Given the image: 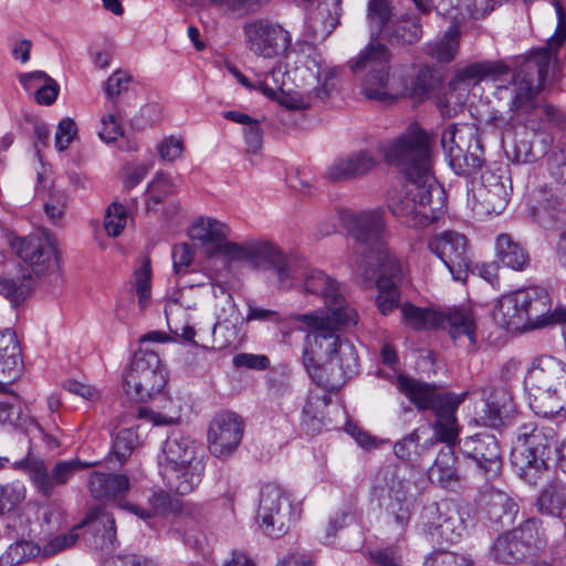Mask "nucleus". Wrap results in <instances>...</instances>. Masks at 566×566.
I'll use <instances>...</instances> for the list:
<instances>
[{
    "label": "nucleus",
    "instance_id": "f257e3e1",
    "mask_svg": "<svg viewBox=\"0 0 566 566\" xmlns=\"http://www.w3.org/2000/svg\"><path fill=\"white\" fill-rule=\"evenodd\" d=\"M287 282L281 287L302 286L305 292L321 296L326 310L297 314L308 331L303 350V364L313 380L326 391L339 389L358 371V357L354 345L339 337L337 332L356 325L357 311L345 303L336 281L322 270L312 268L305 259L290 256Z\"/></svg>",
    "mask_w": 566,
    "mask_h": 566
},
{
    "label": "nucleus",
    "instance_id": "f03ea898",
    "mask_svg": "<svg viewBox=\"0 0 566 566\" xmlns=\"http://www.w3.org/2000/svg\"><path fill=\"white\" fill-rule=\"evenodd\" d=\"M557 27L547 44L531 52L523 59L507 84L496 85L494 97L507 106L513 117L531 130L546 126L566 128V116L557 107L541 105L538 95L543 90L548 66L566 39V12L555 2Z\"/></svg>",
    "mask_w": 566,
    "mask_h": 566
},
{
    "label": "nucleus",
    "instance_id": "7ed1b4c3",
    "mask_svg": "<svg viewBox=\"0 0 566 566\" xmlns=\"http://www.w3.org/2000/svg\"><path fill=\"white\" fill-rule=\"evenodd\" d=\"M382 209L350 213L346 220L353 240L350 266L361 276L365 286H377L376 305L382 315L399 306V285L403 271L399 260L386 244L387 229Z\"/></svg>",
    "mask_w": 566,
    "mask_h": 566
},
{
    "label": "nucleus",
    "instance_id": "20e7f679",
    "mask_svg": "<svg viewBox=\"0 0 566 566\" xmlns=\"http://www.w3.org/2000/svg\"><path fill=\"white\" fill-rule=\"evenodd\" d=\"M367 21L370 42L352 63L354 73L366 71L363 80V94L369 99L392 102L403 93L400 83L390 76V51L378 39L396 21L394 7L389 0H370L367 6Z\"/></svg>",
    "mask_w": 566,
    "mask_h": 566
},
{
    "label": "nucleus",
    "instance_id": "39448f33",
    "mask_svg": "<svg viewBox=\"0 0 566 566\" xmlns=\"http://www.w3.org/2000/svg\"><path fill=\"white\" fill-rule=\"evenodd\" d=\"M411 478L412 470L407 464H389L379 470L371 490L385 512L387 526L398 536L405 534L416 503Z\"/></svg>",
    "mask_w": 566,
    "mask_h": 566
},
{
    "label": "nucleus",
    "instance_id": "423d86ee",
    "mask_svg": "<svg viewBox=\"0 0 566 566\" xmlns=\"http://www.w3.org/2000/svg\"><path fill=\"white\" fill-rule=\"evenodd\" d=\"M432 147L431 136L417 123L410 124L397 137L377 144L384 160L395 166L405 178L429 181L436 179L432 174Z\"/></svg>",
    "mask_w": 566,
    "mask_h": 566
},
{
    "label": "nucleus",
    "instance_id": "0eeeda50",
    "mask_svg": "<svg viewBox=\"0 0 566 566\" xmlns=\"http://www.w3.org/2000/svg\"><path fill=\"white\" fill-rule=\"evenodd\" d=\"M163 453L161 475L168 490L179 495L193 492L201 483L206 469L201 448L174 432L167 437Z\"/></svg>",
    "mask_w": 566,
    "mask_h": 566
},
{
    "label": "nucleus",
    "instance_id": "6e6552de",
    "mask_svg": "<svg viewBox=\"0 0 566 566\" xmlns=\"http://www.w3.org/2000/svg\"><path fill=\"white\" fill-rule=\"evenodd\" d=\"M389 209L408 227H427L443 213L444 191L436 179L406 178L402 195L389 203Z\"/></svg>",
    "mask_w": 566,
    "mask_h": 566
},
{
    "label": "nucleus",
    "instance_id": "1a4fd4ad",
    "mask_svg": "<svg viewBox=\"0 0 566 566\" xmlns=\"http://www.w3.org/2000/svg\"><path fill=\"white\" fill-rule=\"evenodd\" d=\"M527 386L536 389L530 402L536 415L544 418L553 417L562 411L566 413V364L553 356L543 355L536 358L528 369Z\"/></svg>",
    "mask_w": 566,
    "mask_h": 566
},
{
    "label": "nucleus",
    "instance_id": "9d476101",
    "mask_svg": "<svg viewBox=\"0 0 566 566\" xmlns=\"http://www.w3.org/2000/svg\"><path fill=\"white\" fill-rule=\"evenodd\" d=\"M167 374L159 356L147 349L136 352L123 373L126 395L136 401H148L163 391Z\"/></svg>",
    "mask_w": 566,
    "mask_h": 566
},
{
    "label": "nucleus",
    "instance_id": "9b49d317",
    "mask_svg": "<svg viewBox=\"0 0 566 566\" xmlns=\"http://www.w3.org/2000/svg\"><path fill=\"white\" fill-rule=\"evenodd\" d=\"M301 505L279 485L266 484L261 489L256 520L263 533L279 538L298 521Z\"/></svg>",
    "mask_w": 566,
    "mask_h": 566
},
{
    "label": "nucleus",
    "instance_id": "f8f14e48",
    "mask_svg": "<svg viewBox=\"0 0 566 566\" xmlns=\"http://www.w3.org/2000/svg\"><path fill=\"white\" fill-rule=\"evenodd\" d=\"M398 389L420 410H432L437 416L436 424H455L457 410L468 392H439L434 385L422 382L406 376L397 378Z\"/></svg>",
    "mask_w": 566,
    "mask_h": 566
},
{
    "label": "nucleus",
    "instance_id": "ddd939ff",
    "mask_svg": "<svg viewBox=\"0 0 566 566\" xmlns=\"http://www.w3.org/2000/svg\"><path fill=\"white\" fill-rule=\"evenodd\" d=\"M442 148L457 175H471L482 167L483 149L474 126L451 124L441 136Z\"/></svg>",
    "mask_w": 566,
    "mask_h": 566
},
{
    "label": "nucleus",
    "instance_id": "4468645a",
    "mask_svg": "<svg viewBox=\"0 0 566 566\" xmlns=\"http://www.w3.org/2000/svg\"><path fill=\"white\" fill-rule=\"evenodd\" d=\"M420 532L437 543H457L467 532V523L450 500L423 505L418 521Z\"/></svg>",
    "mask_w": 566,
    "mask_h": 566
},
{
    "label": "nucleus",
    "instance_id": "2eb2a0df",
    "mask_svg": "<svg viewBox=\"0 0 566 566\" xmlns=\"http://www.w3.org/2000/svg\"><path fill=\"white\" fill-rule=\"evenodd\" d=\"M96 462H86L78 459L67 461H59L50 471L41 459L27 457L19 461L15 467L23 469L32 480L38 492L49 499L52 496L54 489L67 483L75 472L92 468Z\"/></svg>",
    "mask_w": 566,
    "mask_h": 566
},
{
    "label": "nucleus",
    "instance_id": "dca6fc26",
    "mask_svg": "<svg viewBox=\"0 0 566 566\" xmlns=\"http://www.w3.org/2000/svg\"><path fill=\"white\" fill-rule=\"evenodd\" d=\"M242 31L245 48L264 59L285 54L292 41L289 31L283 27L263 19L247 22Z\"/></svg>",
    "mask_w": 566,
    "mask_h": 566
},
{
    "label": "nucleus",
    "instance_id": "f3484780",
    "mask_svg": "<svg viewBox=\"0 0 566 566\" xmlns=\"http://www.w3.org/2000/svg\"><path fill=\"white\" fill-rule=\"evenodd\" d=\"M459 427H432V433L424 440L423 449L433 447L437 442L446 443L433 464L428 470L429 480L444 489H454L460 482L457 470V457L452 450L459 437Z\"/></svg>",
    "mask_w": 566,
    "mask_h": 566
},
{
    "label": "nucleus",
    "instance_id": "a211bd4d",
    "mask_svg": "<svg viewBox=\"0 0 566 566\" xmlns=\"http://www.w3.org/2000/svg\"><path fill=\"white\" fill-rule=\"evenodd\" d=\"M11 250L36 274L53 268L59 262L55 238L49 232L31 233L27 237L9 238Z\"/></svg>",
    "mask_w": 566,
    "mask_h": 566
},
{
    "label": "nucleus",
    "instance_id": "6ab92c4d",
    "mask_svg": "<svg viewBox=\"0 0 566 566\" xmlns=\"http://www.w3.org/2000/svg\"><path fill=\"white\" fill-rule=\"evenodd\" d=\"M229 261L245 262L254 269L269 265L274 269L279 282H287L290 256L268 240H249L232 245Z\"/></svg>",
    "mask_w": 566,
    "mask_h": 566
},
{
    "label": "nucleus",
    "instance_id": "aec40b11",
    "mask_svg": "<svg viewBox=\"0 0 566 566\" xmlns=\"http://www.w3.org/2000/svg\"><path fill=\"white\" fill-rule=\"evenodd\" d=\"M302 73L310 72L316 86L313 93L306 95L298 92H285L283 90L275 98L282 106L292 111H303L313 106L316 101H324L334 88L333 80L336 76V71L326 66L323 62L317 61L315 57L307 59L304 67L300 69Z\"/></svg>",
    "mask_w": 566,
    "mask_h": 566
},
{
    "label": "nucleus",
    "instance_id": "412c9836",
    "mask_svg": "<svg viewBox=\"0 0 566 566\" xmlns=\"http://www.w3.org/2000/svg\"><path fill=\"white\" fill-rule=\"evenodd\" d=\"M428 248L443 262L454 281H465L471 261L468 255V241L463 234L442 231L429 240Z\"/></svg>",
    "mask_w": 566,
    "mask_h": 566
},
{
    "label": "nucleus",
    "instance_id": "4be33fe9",
    "mask_svg": "<svg viewBox=\"0 0 566 566\" xmlns=\"http://www.w3.org/2000/svg\"><path fill=\"white\" fill-rule=\"evenodd\" d=\"M510 179L496 171L485 170L481 175V185L473 189L469 199L472 211L478 217L500 214L510 197Z\"/></svg>",
    "mask_w": 566,
    "mask_h": 566
},
{
    "label": "nucleus",
    "instance_id": "5701e85b",
    "mask_svg": "<svg viewBox=\"0 0 566 566\" xmlns=\"http://www.w3.org/2000/svg\"><path fill=\"white\" fill-rule=\"evenodd\" d=\"M189 238L198 242L202 253L211 259L223 255L229 259L233 241H229L230 229L227 224L212 219L200 217L195 220L189 229Z\"/></svg>",
    "mask_w": 566,
    "mask_h": 566
},
{
    "label": "nucleus",
    "instance_id": "b1692460",
    "mask_svg": "<svg viewBox=\"0 0 566 566\" xmlns=\"http://www.w3.org/2000/svg\"><path fill=\"white\" fill-rule=\"evenodd\" d=\"M542 434V431L534 427L531 433H524L518 438L511 452L512 464L530 482L546 468L544 460L546 446L539 443Z\"/></svg>",
    "mask_w": 566,
    "mask_h": 566
},
{
    "label": "nucleus",
    "instance_id": "393cba45",
    "mask_svg": "<svg viewBox=\"0 0 566 566\" xmlns=\"http://www.w3.org/2000/svg\"><path fill=\"white\" fill-rule=\"evenodd\" d=\"M517 294L521 306L527 314L528 327L538 328L555 322H566V310L552 312V300L545 289L531 286L517 291Z\"/></svg>",
    "mask_w": 566,
    "mask_h": 566
},
{
    "label": "nucleus",
    "instance_id": "a878e982",
    "mask_svg": "<svg viewBox=\"0 0 566 566\" xmlns=\"http://www.w3.org/2000/svg\"><path fill=\"white\" fill-rule=\"evenodd\" d=\"M78 530L85 528V542L94 549L113 551L116 547V526L112 513L103 507L90 511L86 517L78 523Z\"/></svg>",
    "mask_w": 566,
    "mask_h": 566
},
{
    "label": "nucleus",
    "instance_id": "bb28decb",
    "mask_svg": "<svg viewBox=\"0 0 566 566\" xmlns=\"http://www.w3.org/2000/svg\"><path fill=\"white\" fill-rule=\"evenodd\" d=\"M378 160L368 149H358L336 157L326 168V178L333 182L348 181L369 174Z\"/></svg>",
    "mask_w": 566,
    "mask_h": 566
},
{
    "label": "nucleus",
    "instance_id": "cd10ccee",
    "mask_svg": "<svg viewBox=\"0 0 566 566\" xmlns=\"http://www.w3.org/2000/svg\"><path fill=\"white\" fill-rule=\"evenodd\" d=\"M484 401V419L490 424H505L517 419V412L509 390L503 386L488 384L475 389Z\"/></svg>",
    "mask_w": 566,
    "mask_h": 566
},
{
    "label": "nucleus",
    "instance_id": "c85d7f7f",
    "mask_svg": "<svg viewBox=\"0 0 566 566\" xmlns=\"http://www.w3.org/2000/svg\"><path fill=\"white\" fill-rule=\"evenodd\" d=\"M462 453L473 459L486 474L500 470V446L492 434L479 433L459 440Z\"/></svg>",
    "mask_w": 566,
    "mask_h": 566
},
{
    "label": "nucleus",
    "instance_id": "c756f323",
    "mask_svg": "<svg viewBox=\"0 0 566 566\" xmlns=\"http://www.w3.org/2000/svg\"><path fill=\"white\" fill-rule=\"evenodd\" d=\"M532 538L530 525L515 528L495 539L491 554L496 562L515 564L522 560L531 549Z\"/></svg>",
    "mask_w": 566,
    "mask_h": 566
},
{
    "label": "nucleus",
    "instance_id": "7c9ffc66",
    "mask_svg": "<svg viewBox=\"0 0 566 566\" xmlns=\"http://www.w3.org/2000/svg\"><path fill=\"white\" fill-rule=\"evenodd\" d=\"M438 328L448 329L450 337L457 342L467 337L471 345L475 344L476 318L468 306H454L439 312Z\"/></svg>",
    "mask_w": 566,
    "mask_h": 566
},
{
    "label": "nucleus",
    "instance_id": "2f4dec72",
    "mask_svg": "<svg viewBox=\"0 0 566 566\" xmlns=\"http://www.w3.org/2000/svg\"><path fill=\"white\" fill-rule=\"evenodd\" d=\"M22 370V356L15 333L7 328L0 333V391L19 378Z\"/></svg>",
    "mask_w": 566,
    "mask_h": 566
},
{
    "label": "nucleus",
    "instance_id": "473e14b6",
    "mask_svg": "<svg viewBox=\"0 0 566 566\" xmlns=\"http://www.w3.org/2000/svg\"><path fill=\"white\" fill-rule=\"evenodd\" d=\"M479 505L495 523L512 524L517 514V505L505 492L486 485L479 496Z\"/></svg>",
    "mask_w": 566,
    "mask_h": 566
},
{
    "label": "nucleus",
    "instance_id": "72a5a7b5",
    "mask_svg": "<svg viewBox=\"0 0 566 566\" xmlns=\"http://www.w3.org/2000/svg\"><path fill=\"white\" fill-rule=\"evenodd\" d=\"M507 74L509 67L503 62L483 61L459 70L451 82L465 88V92L470 94L471 88L481 81L485 78L500 81Z\"/></svg>",
    "mask_w": 566,
    "mask_h": 566
},
{
    "label": "nucleus",
    "instance_id": "f704fd0d",
    "mask_svg": "<svg viewBox=\"0 0 566 566\" xmlns=\"http://www.w3.org/2000/svg\"><path fill=\"white\" fill-rule=\"evenodd\" d=\"M129 478L120 473L93 472L88 480V490L96 500L115 501L129 490Z\"/></svg>",
    "mask_w": 566,
    "mask_h": 566
},
{
    "label": "nucleus",
    "instance_id": "c9c22d12",
    "mask_svg": "<svg viewBox=\"0 0 566 566\" xmlns=\"http://www.w3.org/2000/svg\"><path fill=\"white\" fill-rule=\"evenodd\" d=\"M518 300L516 291L502 296L497 301L493 311V317L496 324L512 332L522 331L528 327L527 314H525V310L521 306Z\"/></svg>",
    "mask_w": 566,
    "mask_h": 566
},
{
    "label": "nucleus",
    "instance_id": "e433bc0d",
    "mask_svg": "<svg viewBox=\"0 0 566 566\" xmlns=\"http://www.w3.org/2000/svg\"><path fill=\"white\" fill-rule=\"evenodd\" d=\"M565 212V201L552 190H538L536 205L530 208L532 218L543 228H552L562 219Z\"/></svg>",
    "mask_w": 566,
    "mask_h": 566
},
{
    "label": "nucleus",
    "instance_id": "4c0bfd02",
    "mask_svg": "<svg viewBox=\"0 0 566 566\" xmlns=\"http://www.w3.org/2000/svg\"><path fill=\"white\" fill-rule=\"evenodd\" d=\"M242 436L241 427H209L208 447L211 454L219 459L230 457L237 450Z\"/></svg>",
    "mask_w": 566,
    "mask_h": 566
},
{
    "label": "nucleus",
    "instance_id": "58836bf2",
    "mask_svg": "<svg viewBox=\"0 0 566 566\" xmlns=\"http://www.w3.org/2000/svg\"><path fill=\"white\" fill-rule=\"evenodd\" d=\"M497 261L504 266L514 271L525 270L531 262L526 250L510 234H499L495 241Z\"/></svg>",
    "mask_w": 566,
    "mask_h": 566
},
{
    "label": "nucleus",
    "instance_id": "ea45409f",
    "mask_svg": "<svg viewBox=\"0 0 566 566\" xmlns=\"http://www.w3.org/2000/svg\"><path fill=\"white\" fill-rule=\"evenodd\" d=\"M421 35L422 28L418 21L401 17L388 28L380 39L387 41L392 46L402 48L418 42Z\"/></svg>",
    "mask_w": 566,
    "mask_h": 566
},
{
    "label": "nucleus",
    "instance_id": "a19ab883",
    "mask_svg": "<svg viewBox=\"0 0 566 566\" xmlns=\"http://www.w3.org/2000/svg\"><path fill=\"white\" fill-rule=\"evenodd\" d=\"M40 81V86L36 87L34 98L36 103L41 105H51L55 102L59 94V85L43 71H34L30 73H23L19 76V82L23 88L28 92L32 91V81Z\"/></svg>",
    "mask_w": 566,
    "mask_h": 566
},
{
    "label": "nucleus",
    "instance_id": "79ce46f5",
    "mask_svg": "<svg viewBox=\"0 0 566 566\" xmlns=\"http://www.w3.org/2000/svg\"><path fill=\"white\" fill-rule=\"evenodd\" d=\"M402 323L416 331L438 328L440 310L419 307L411 303L400 305Z\"/></svg>",
    "mask_w": 566,
    "mask_h": 566
},
{
    "label": "nucleus",
    "instance_id": "37998d69",
    "mask_svg": "<svg viewBox=\"0 0 566 566\" xmlns=\"http://www.w3.org/2000/svg\"><path fill=\"white\" fill-rule=\"evenodd\" d=\"M537 506L542 513L563 517L566 511V488L558 484L546 486L537 499Z\"/></svg>",
    "mask_w": 566,
    "mask_h": 566
},
{
    "label": "nucleus",
    "instance_id": "c03bdc74",
    "mask_svg": "<svg viewBox=\"0 0 566 566\" xmlns=\"http://www.w3.org/2000/svg\"><path fill=\"white\" fill-rule=\"evenodd\" d=\"M468 97L465 88L450 82L448 88L438 97L437 107L442 117L451 118L463 111Z\"/></svg>",
    "mask_w": 566,
    "mask_h": 566
},
{
    "label": "nucleus",
    "instance_id": "a18cd8bd",
    "mask_svg": "<svg viewBox=\"0 0 566 566\" xmlns=\"http://www.w3.org/2000/svg\"><path fill=\"white\" fill-rule=\"evenodd\" d=\"M176 186L169 174L158 171L146 189V209L155 210L156 206L175 192Z\"/></svg>",
    "mask_w": 566,
    "mask_h": 566
},
{
    "label": "nucleus",
    "instance_id": "49530a36",
    "mask_svg": "<svg viewBox=\"0 0 566 566\" xmlns=\"http://www.w3.org/2000/svg\"><path fill=\"white\" fill-rule=\"evenodd\" d=\"M365 555L374 566H403V548L398 543L368 548Z\"/></svg>",
    "mask_w": 566,
    "mask_h": 566
},
{
    "label": "nucleus",
    "instance_id": "de8ad7c7",
    "mask_svg": "<svg viewBox=\"0 0 566 566\" xmlns=\"http://www.w3.org/2000/svg\"><path fill=\"white\" fill-rule=\"evenodd\" d=\"M459 48V31L451 27L442 39L428 44V54L441 63L452 61Z\"/></svg>",
    "mask_w": 566,
    "mask_h": 566
},
{
    "label": "nucleus",
    "instance_id": "09e8293b",
    "mask_svg": "<svg viewBox=\"0 0 566 566\" xmlns=\"http://www.w3.org/2000/svg\"><path fill=\"white\" fill-rule=\"evenodd\" d=\"M32 291V277L23 273L14 277H3L0 280V294L11 303L18 304L23 301Z\"/></svg>",
    "mask_w": 566,
    "mask_h": 566
},
{
    "label": "nucleus",
    "instance_id": "8fccbe9b",
    "mask_svg": "<svg viewBox=\"0 0 566 566\" xmlns=\"http://www.w3.org/2000/svg\"><path fill=\"white\" fill-rule=\"evenodd\" d=\"M268 0H209L218 12L232 18H243L255 12Z\"/></svg>",
    "mask_w": 566,
    "mask_h": 566
},
{
    "label": "nucleus",
    "instance_id": "3c124183",
    "mask_svg": "<svg viewBox=\"0 0 566 566\" xmlns=\"http://www.w3.org/2000/svg\"><path fill=\"white\" fill-rule=\"evenodd\" d=\"M39 554V545L28 541L15 542L1 554L0 566H17Z\"/></svg>",
    "mask_w": 566,
    "mask_h": 566
},
{
    "label": "nucleus",
    "instance_id": "603ef678",
    "mask_svg": "<svg viewBox=\"0 0 566 566\" xmlns=\"http://www.w3.org/2000/svg\"><path fill=\"white\" fill-rule=\"evenodd\" d=\"M289 73L285 65L276 63L264 80H258L259 90L270 99L277 97L286 85Z\"/></svg>",
    "mask_w": 566,
    "mask_h": 566
},
{
    "label": "nucleus",
    "instance_id": "864d4df0",
    "mask_svg": "<svg viewBox=\"0 0 566 566\" xmlns=\"http://www.w3.org/2000/svg\"><path fill=\"white\" fill-rule=\"evenodd\" d=\"M432 433V427H423V429H416L410 436L398 441L394 451L395 454L400 459H409L412 452H418V448L421 450L424 440L429 438Z\"/></svg>",
    "mask_w": 566,
    "mask_h": 566
},
{
    "label": "nucleus",
    "instance_id": "5fc2aeb1",
    "mask_svg": "<svg viewBox=\"0 0 566 566\" xmlns=\"http://www.w3.org/2000/svg\"><path fill=\"white\" fill-rule=\"evenodd\" d=\"M331 397L326 392L311 391L303 408L304 421H325V409L329 405Z\"/></svg>",
    "mask_w": 566,
    "mask_h": 566
},
{
    "label": "nucleus",
    "instance_id": "6e6d98bb",
    "mask_svg": "<svg viewBox=\"0 0 566 566\" xmlns=\"http://www.w3.org/2000/svg\"><path fill=\"white\" fill-rule=\"evenodd\" d=\"M138 443V434L134 427H123L114 433L113 449L120 461H124Z\"/></svg>",
    "mask_w": 566,
    "mask_h": 566
},
{
    "label": "nucleus",
    "instance_id": "4d7b16f0",
    "mask_svg": "<svg viewBox=\"0 0 566 566\" xmlns=\"http://www.w3.org/2000/svg\"><path fill=\"white\" fill-rule=\"evenodd\" d=\"M78 526L72 527L67 533L51 537L40 547V554L43 557H50L72 547L78 539Z\"/></svg>",
    "mask_w": 566,
    "mask_h": 566
},
{
    "label": "nucleus",
    "instance_id": "13d9d810",
    "mask_svg": "<svg viewBox=\"0 0 566 566\" xmlns=\"http://www.w3.org/2000/svg\"><path fill=\"white\" fill-rule=\"evenodd\" d=\"M127 223L126 208L117 202H113L106 210L104 217V229L109 237H118Z\"/></svg>",
    "mask_w": 566,
    "mask_h": 566
},
{
    "label": "nucleus",
    "instance_id": "bf43d9fd",
    "mask_svg": "<svg viewBox=\"0 0 566 566\" xmlns=\"http://www.w3.org/2000/svg\"><path fill=\"white\" fill-rule=\"evenodd\" d=\"M116 106H111L108 113L101 119L102 127L98 132L99 137L106 142L112 143L117 140L118 137L124 135V130L120 124V113L117 112Z\"/></svg>",
    "mask_w": 566,
    "mask_h": 566
},
{
    "label": "nucleus",
    "instance_id": "052dcab7",
    "mask_svg": "<svg viewBox=\"0 0 566 566\" xmlns=\"http://www.w3.org/2000/svg\"><path fill=\"white\" fill-rule=\"evenodd\" d=\"M130 75L122 70L115 71L105 83V94L113 106H116V99L125 93L130 84Z\"/></svg>",
    "mask_w": 566,
    "mask_h": 566
},
{
    "label": "nucleus",
    "instance_id": "680f3d73",
    "mask_svg": "<svg viewBox=\"0 0 566 566\" xmlns=\"http://www.w3.org/2000/svg\"><path fill=\"white\" fill-rule=\"evenodd\" d=\"M150 275L151 270L149 262H144L143 265L134 273L132 289L136 292L142 307L145 306V303L150 297Z\"/></svg>",
    "mask_w": 566,
    "mask_h": 566
},
{
    "label": "nucleus",
    "instance_id": "e2e57ef3",
    "mask_svg": "<svg viewBox=\"0 0 566 566\" xmlns=\"http://www.w3.org/2000/svg\"><path fill=\"white\" fill-rule=\"evenodd\" d=\"M212 336L214 343L219 347H227L231 345L238 337L235 322L228 318L222 319L221 316H218V321L214 323L212 328Z\"/></svg>",
    "mask_w": 566,
    "mask_h": 566
},
{
    "label": "nucleus",
    "instance_id": "0e129e2a",
    "mask_svg": "<svg viewBox=\"0 0 566 566\" xmlns=\"http://www.w3.org/2000/svg\"><path fill=\"white\" fill-rule=\"evenodd\" d=\"M25 497V489L21 483H8L0 489V510L10 512Z\"/></svg>",
    "mask_w": 566,
    "mask_h": 566
},
{
    "label": "nucleus",
    "instance_id": "69168bd1",
    "mask_svg": "<svg viewBox=\"0 0 566 566\" xmlns=\"http://www.w3.org/2000/svg\"><path fill=\"white\" fill-rule=\"evenodd\" d=\"M436 85V80L429 69H421L412 84L410 95L413 99L422 102L427 99Z\"/></svg>",
    "mask_w": 566,
    "mask_h": 566
},
{
    "label": "nucleus",
    "instance_id": "338daca9",
    "mask_svg": "<svg viewBox=\"0 0 566 566\" xmlns=\"http://www.w3.org/2000/svg\"><path fill=\"white\" fill-rule=\"evenodd\" d=\"M67 208V196L63 190H52L44 205V211L48 218L53 222L61 220Z\"/></svg>",
    "mask_w": 566,
    "mask_h": 566
},
{
    "label": "nucleus",
    "instance_id": "774afa93",
    "mask_svg": "<svg viewBox=\"0 0 566 566\" xmlns=\"http://www.w3.org/2000/svg\"><path fill=\"white\" fill-rule=\"evenodd\" d=\"M424 566H470V564L462 556L446 551H437L426 558Z\"/></svg>",
    "mask_w": 566,
    "mask_h": 566
}]
</instances>
